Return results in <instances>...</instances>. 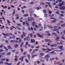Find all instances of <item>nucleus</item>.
I'll list each match as a JSON object with an SVG mask.
<instances>
[{"label":"nucleus","mask_w":65,"mask_h":65,"mask_svg":"<svg viewBox=\"0 0 65 65\" xmlns=\"http://www.w3.org/2000/svg\"><path fill=\"white\" fill-rule=\"evenodd\" d=\"M21 37L22 38H23L24 37V35H21Z\"/></svg>","instance_id":"58"},{"label":"nucleus","mask_w":65,"mask_h":65,"mask_svg":"<svg viewBox=\"0 0 65 65\" xmlns=\"http://www.w3.org/2000/svg\"><path fill=\"white\" fill-rule=\"evenodd\" d=\"M32 49H30L29 50V53H31L32 52Z\"/></svg>","instance_id":"52"},{"label":"nucleus","mask_w":65,"mask_h":65,"mask_svg":"<svg viewBox=\"0 0 65 65\" xmlns=\"http://www.w3.org/2000/svg\"><path fill=\"white\" fill-rule=\"evenodd\" d=\"M50 55L49 54H47L45 55V57H44V59L46 60V61H48V58L50 57Z\"/></svg>","instance_id":"1"},{"label":"nucleus","mask_w":65,"mask_h":65,"mask_svg":"<svg viewBox=\"0 0 65 65\" xmlns=\"http://www.w3.org/2000/svg\"><path fill=\"white\" fill-rule=\"evenodd\" d=\"M47 16V14H46V13H45V15H44L45 17H46Z\"/></svg>","instance_id":"56"},{"label":"nucleus","mask_w":65,"mask_h":65,"mask_svg":"<svg viewBox=\"0 0 65 65\" xmlns=\"http://www.w3.org/2000/svg\"><path fill=\"white\" fill-rule=\"evenodd\" d=\"M42 50L43 51H46V49L45 48H43L42 49Z\"/></svg>","instance_id":"36"},{"label":"nucleus","mask_w":65,"mask_h":65,"mask_svg":"<svg viewBox=\"0 0 65 65\" xmlns=\"http://www.w3.org/2000/svg\"><path fill=\"white\" fill-rule=\"evenodd\" d=\"M2 34L3 35H7L8 36L9 35V33H7L6 34H5L4 33Z\"/></svg>","instance_id":"12"},{"label":"nucleus","mask_w":65,"mask_h":65,"mask_svg":"<svg viewBox=\"0 0 65 65\" xmlns=\"http://www.w3.org/2000/svg\"><path fill=\"white\" fill-rule=\"evenodd\" d=\"M36 24V23L35 22H32V26H34Z\"/></svg>","instance_id":"19"},{"label":"nucleus","mask_w":65,"mask_h":65,"mask_svg":"<svg viewBox=\"0 0 65 65\" xmlns=\"http://www.w3.org/2000/svg\"><path fill=\"white\" fill-rule=\"evenodd\" d=\"M59 15L61 17H64V15L63 14H60Z\"/></svg>","instance_id":"59"},{"label":"nucleus","mask_w":65,"mask_h":65,"mask_svg":"<svg viewBox=\"0 0 65 65\" xmlns=\"http://www.w3.org/2000/svg\"><path fill=\"white\" fill-rule=\"evenodd\" d=\"M34 15L35 18H37V17H38V16H37V15L35 14H34Z\"/></svg>","instance_id":"29"},{"label":"nucleus","mask_w":65,"mask_h":65,"mask_svg":"<svg viewBox=\"0 0 65 65\" xmlns=\"http://www.w3.org/2000/svg\"><path fill=\"white\" fill-rule=\"evenodd\" d=\"M3 48L5 49L6 50V51H8V49L7 48V47H6V46H4L3 47Z\"/></svg>","instance_id":"16"},{"label":"nucleus","mask_w":65,"mask_h":65,"mask_svg":"<svg viewBox=\"0 0 65 65\" xmlns=\"http://www.w3.org/2000/svg\"><path fill=\"white\" fill-rule=\"evenodd\" d=\"M8 49H11L12 48L10 45H9L8 46Z\"/></svg>","instance_id":"11"},{"label":"nucleus","mask_w":65,"mask_h":65,"mask_svg":"<svg viewBox=\"0 0 65 65\" xmlns=\"http://www.w3.org/2000/svg\"><path fill=\"white\" fill-rule=\"evenodd\" d=\"M59 4V7H61V6H62V5L63 4H64V3H61L60 4Z\"/></svg>","instance_id":"13"},{"label":"nucleus","mask_w":65,"mask_h":65,"mask_svg":"<svg viewBox=\"0 0 65 65\" xmlns=\"http://www.w3.org/2000/svg\"><path fill=\"white\" fill-rule=\"evenodd\" d=\"M15 11H13L12 13V15H14V14H15Z\"/></svg>","instance_id":"49"},{"label":"nucleus","mask_w":65,"mask_h":65,"mask_svg":"<svg viewBox=\"0 0 65 65\" xmlns=\"http://www.w3.org/2000/svg\"><path fill=\"white\" fill-rule=\"evenodd\" d=\"M52 34L53 35H54L55 36H57V34L55 32H53L52 33Z\"/></svg>","instance_id":"21"},{"label":"nucleus","mask_w":65,"mask_h":65,"mask_svg":"<svg viewBox=\"0 0 65 65\" xmlns=\"http://www.w3.org/2000/svg\"><path fill=\"white\" fill-rule=\"evenodd\" d=\"M59 49H63V46H60L57 47Z\"/></svg>","instance_id":"6"},{"label":"nucleus","mask_w":65,"mask_h":65,"mask_svg":"<svg viewBox=\"0 0 65 65\" xmlns=\"http://www.w3.org/2000/svg\"><path fill=\"white\" fill-rule=\"evenodd\" d=\"M59 39V37H58L57 38H56V39H55V40H56V41H58Z\"/></svg>","instance_id":"22"},{"label":"nucleus","mask_w":65,"mask_h":65,"mask_svg":"<svg viewBox=\"0 0 65 65\" xmlns=\"http://www.w3.org/2000/svg\"><path fill=\"white\" fill-rule=\"evenodd\" d=\"M54 21H51V23H56V18H54Z\"/></svg>","instance_id":"4"},{"label":"nucleus","mask_w":65,"mask_h":65,"mask_svg":"<svg viewBox=\"0 0 65 65\" xmlns=\"http://www.w3.org/2000/svg\"><path fill=\"white\" fill-rule=\"evenodd\" d=\"M21 38H16L17 40H21Z\"/></svg>","instance_id":"60"},{"label":"nucleus","mask_w":65,"mask_h":65,"mask_svg":"<svg viewBox=\"0 0 65 65\" xmlns=\"http://www.w3.org/2000/svg\"><path fill=\"white\" fill-rule=\"evenodd\" d=\"M3 46V45H1L0 46V48H2Z\"/></svg>","instance_id":"55"},{"label":"nucleus","mask_w":65,"mask_h":65,"mask_svg":"<svg viewBox=\"0 0 65 65\" xmlns=\"http://www.w3.org/2000/svg\"><path fill=\"white\" fill-rule=\"evenodd\" d=\"M24 57H26L25 56H24L22 57L21 58V57L20 58V60L21 61V62H23Z\"/></svg>","instance_id":"5"},{"label":"nucleus","mask_w":65,"mask_h":65,"mask_svg":"<svg viewBox=\"0 0 65 65\" xmlns=\"http://www.w3.org/2000/svg\"><path fill=\"white\" fill-rule=\"evenodd\" d=\"M40 8H41V7H40V8H39L38 7H36V9L37 10H39Z\"/></svg>","instance_id":"28"},{"label":"nucleus","mask_w":65,"mask_h":65,"mask_svg":"<svg viewBox=\"0 0 65 65\" xmlns=\"http://www.w3.org/2000/svg\"><path fill=\"white\" fill-rule=\"evenodd\" d=\"M37 35L38 37H41L42 38H43V37H44V36H43V35H41L39 34H37Z\"/></svg>","instance_id":"2"},{"label":"nucleus","mask_w":65,"mask_h":65,"mask_svg":"<svg viewBox=\"0 0 65 65\" xmlns=\"http://www.w3.org/2000/svg\"><path fill=\"white\" fill-rule=\"evenodd\" d=\"M22 33L23 34L24 36L25 37L26 36V34H25V32H24V31H23L22 32Z\"/></svg>","instance_id":"27"},{"label":"nucleus","mask_w":65,"mask_h":65,"mask_svg":"<svg viewBox=\"0 0 65 65\" xmlns=\"http://www.w3.org/2000/svg\"><path fill=\"white\" fill-rule=\"evenodd\" d=\"M28 16V14H25L23 15V17H27Z\"/></svg>","instance_id":"30"},{"label":"nucleus","mask_w":65,"mask_h":65,"mask_svg":"<svg viewBox=\"0 0 65 65\" xmlns=\"http://www.w3.org/2000/svg\"><path fill=\"white\" fill-rule=\"evenodd\" d=\"M50 41V40H46V42H49V41Z\"/></svg>","instance_id":"45"},{"label":"nucleus","mask_w":65,"mask_h":65,"mask_svg":"<svg viewBox=\"0 0 65 65\" xmlns=\"http://www.w3.org/2000/svg\"><path fill=\"white\" fill-rule=\"evenodd\" d=\"M19 19V16H18L16 18V19L18 20Z\"/></svg>","instance_id":"46"},{"label":"nucleus","mask_w":65,"mask_h":65,"mask_svg":"<svg viewBox=\"0 0 65 65\" xmlns=\"http://www.w3.org/2000/svg\"><path fill=\"white\" fill-rule=\"evenodd\" d=\"M61 26L62 27H65V23L63 24V25H61Z\"/></svg>","instance_id":"20"},{"label":"nucleus","mask_w":65,"mask_h":65,"mask_svg":"<svg viewBox=\"0 0 65 65\" xmlns=\"http://www.w3.org/2000/svg\"><path fill=\"white\" fill-rule=\"evenodd\" d=\"M15 41L14 40H12V41H11L10 42L11 43H14V42Z\"/></svg>","instance_id":"31"},{"label":"nucleus","mask_w":65,"mask_h":65,"mask_svg":"<svg viewBox=\"0 0 65 65\" xmlns=\"http://www.w3.org/2000/svg\"><path fill=\"white\" fill-rule=\"evenodd\" d=\"M62 39H63V40H65V38H64V37H62Z\"/></svg>","instance_id":"61"},{"label":"nucleus","mask_w":65,"mask_h":65,"mask_svg":"<svg viewBox=\"0 0 65 65\" xmlns=\"http://www.w3.org/2000/svg\"><path fill=\"white\" fill-rule=\"evenodd\" d=\"M16 27H17V29H18V30H21V29L19 27H18L17 26H16Z\"/></svg>","instance_id":"32"},{"label":"nucleus","mask_w":65,"mask_h":65,"mask_svg":"<svg viewBox=\"0 0 65 65\" xmlns=\"http://www.w3.org/2000/svg\"><path fill=\"white\" fill-rule=\"evenodd\" d=\"M6 60V59H5V58H4V59H2V60H1V61H5Z\"/></svg>","instance_id":"54"},{"label":"nucleus","mask_w":65,"mask_h":65,"mask_svg":"<svg viewBox=\"0 0 65 65\" xmlns=\"http://www.w3.org/2000/svg\"><path fill=\"white\" fill-rule=\"evenodd\" d=\"M14 42H15V43H18V42H18V41H15Z\"/></svg>","instance_id":"62"},{"label":"nucleus","mask_w":65,"mask_h":65,"mask_svg":"<svg viewBox=\"0 0 65 65\" xmlns=\"http://www.w3.org/2000/svg\"><path fill=\"white\" fill-rule=\"evenodd\" d=\"M60 22L61 23H63L64 22V21H60Z\"/></svg>","instance_id":"47"},{"label":"nucleus","mask_w":65,"mask_h":65,"mask_svg":"<svg viewBox=\"0 0 65 65\" xmlns=\"http://www.w3.org/2000/svg\"><path fill=\"white\" fill-rule=\"evenodd\" d=\"M30 19L31 20H32V21H34V18L33 17H31L30 18Z\"/></svg>","instance_id":"26"},{"label":"nucleus","mask_w":65,"mask_h":65,"mask_svg":"<svg viewBox=\"0 0 65 65\" xmlns=\"http://www.w3.org/2000/svg\"><path fill=\"white\" fill-rule=\"evenodd\" d=\"M27 40L28 41V40H30V38L29 37H26V38Z\"/></svg>","instance_id":"17"},{"label":"nucleus","mask_w":65,"mask_h":65,"mask_svg":"<svg viewBox=\"0 0 65 65\" xmlns=\"http://www.w3.org/2000/svg\"><path fill=\"white\" fill-rule=\"evenodd\" d=\"M12 39H15V36H13L12 37Z\"/></svg>","instance_id":"64"},{"label":"nucleus","mask_w":65,"mask_h":65,"mask_svg":"<svg viewBox=\"0 0 65 65\" xmlns=\"http://www.w3.org/2000/svg\"><path fill=\"white\" fill-rule=\"evenodd\" d=\"M21 53H23V48H21Z\"/></svg>","instance_id":"44"},{"label":"nucleus","mask_w":65,"mask_h":65,"mask_svg":"<svg viewBox=\"0 0 65 65\" xmlns=\"http://www.w3.org/2000/svg\"><path fill=\"white\" fill-rule=\"evenodd\" d=\"M7 22L8 23H10V22L8 20H7Z\"/></svg>","instance_id":"35"},{"label":"nucleus","mask_w":65,"mask_h":65,"mask_svg":"<svg viewBox=\"0 0 65 65\" xmlns=\"http://www.w3.org/2000/svg\"><path fill=\"white\" fill-rule=\"evenodd\" d=\"M43 11L44 13H46V11L45 10H43Z\"/></svg>","instance_id":"33"},{"label":"nucleus","mask_w":65,"mask_h":65,"mask_svg":"<svg viewBox=\"0 0 65 65\" xmlns=\"http://www.w3.org/2000/svg\"><path fill=\"white\" fill-rule=\"evenodd\" d=\"M33 42L34 43H35V40L34 39H31V43H33Z\"/></svg>","instance_id":"9"},{"label":"nucleus","mask_w":65,"mask_h":65,"mask_svg":"<svg viewBox=\"0 0 65 65\" xmlns=\"http://www.w3.org/2000/svg\"><path fill=\"white\" fill-rule=\"evenodd\" d=\"M18 44H15L14 46V47L15 48H17L18 47Z\"/></svg>","instance_id":"18"},{"label":"nucleus","mask_w":65,"mask_h":65,"mask_svg":"<svg viewBox=\"0 0 65 65\" xmlns=\"http://www.w3.org/2000/svg\"><path fill=\"white\" fill-rule=\"evenodd\" d=\"M35 27H36V28H37V29H38V27L37 25H36L35 26Z\"/></svg>","instance_id":"53"},{"label":"nucleus","mask_w":65,"mask_h":65,"mask_svg":"<svg viewBox=\"0 0 65 65\" xmlns=\"http://www.w3.org/2000/svg\"><path fill=\"white\" fill-rule=\"evenodd\" d=\"M24 42H22V43L21 44V45H20V47H22L23 46V45H24Z\"/></svg>","instance_id":"24"},{"label":"nucleus","mask_w":65,"mask_h":65,"mask_svg":"<svg viewBox=\"0 0 65 65\" xmlns=\"http://www.w3.org/2000/svg\"><path fill=\"white\" fill-rule=\"evenodd\" d=\"M11 53L10 52L8 53L7 54V55H8V56H9V55H10V54H11Z\"/></svg>","instance_id":"34"},{"label":"nucleus","mask_w":65,"mask_h":65,"mask_svg":"<svg viewBox=\"0 0 65 65\" xmlns=\"http://www.w3.org/2000/svg\"><path fill=\"white\" fill-rule=\"evenodd\" d=\"M38 26L39 27H41V24H39L38 25Z\"/></svg>","instance_id":"37"},{"label":"nucleus","mask_w":65,"mask_h":65,"mask_svg":"<svg viewBox=\"0 0 65 65\" xmlns=\"http://www.w3.org/2000/svg\"><path fill=\"white\" fill-rule=\"evenodd\" d=\"M2 55H5V53L4 52H3L2 53Z\"/></svg>","instance_id":"48"},{"label":"nucleus","mask_w":65,"mask_h":65,"mask_svg":"<svg viewBox=\"0 0 65 65\" xmlns=\"http://www.w3.org/2000/svg\"><path fill=\"white\" fill-rule=\"evenodd\" d=\"M54 47H56L57 46V45L56 44H54Z\"/></svg>","instance_id":"42"},{"label":"nucleus","mask_w":65,"mask_h":65,"mask_svg":"<svg viewBox=\"0 0 65 65\" xmlns=\"http://www.w3.org/2000/svg\"><path fill=\"white\" fill-rule=\"evenodd\" d=\"M26 22H27L26 23V25H27L28 27H29V24H28V23H29V22L27 21H26Z\"/></svg>","instance_id":"10"},{"label":"nucleus","mask_w":65,"mask_h":65,"mask_svg":"<svg viewBox=\"0 0 65 65\" xmlns=\"http://www.w3.org/2000/svg\"><path fill=\"white\" fill-rule=\"evenodd\" d=\"M28 36H30V37L31 38H33V35H32V34H28Z\"/></svg>","instance_id":"3"},{"label":"nucleus","mask_w":65,"mask_h":65,"mask_svg":"<svg viewBox=\"0 0 65 65\" xmlns=\"http://www.w3.org/2000/svg\"><path fill=\"white\" fill-rule=\"evenodd\" d=\"M17 25L19 26H22V25L21 24H17Z\"/></svg>","instance_id":"41"},{"label":"nucleus","mask_w":65,"mask_h":65,"mask_svg":"<svg viewBox=\"0 0 65 65\" xmlns=\"http://www.w3.org/2000/svg\"><path fill=\"white\" fill-rule=\"evenodd\" d=\"M21 42H22V40L21 39L20 40H19V42L20 43H21Z\"/></svg>","instance_id":"57"},{"label":"nucleus","mask_w":65,"mask_h":65,"mask_svg":"<svg viewBox=\"0 0 65 65\" xmlns=\"http://www.w3.org/2000/svg\"><path fill=\"white\" fill-rule=\"evenodd\" d=\"M28 44H29V43H28V42H26V46L28 45Z\"/></svg>","instance_id":"43"},{"label":"nucleus","mask_w":65,"mask_h":65,"mask_svg":"<svg viewBox=\"0 0 65 65\" xmlns=\"http://www.w3.org/2000/svg\"><path fill=\"white\" fill-rule=\"evenodd\" d=\"M5 65H12V63H8V62H5Z\"/></svg>","instance_id":"7"},{"label":"nucleus","mask_w":65,"mask_h":65,"mask_svg":"<svg viewBox=\"0 0 65 65\" xmlns=\"http://www.w3.org/2000/svg\"><path fill=\"white\" fill-rule=\"evenodd\" d=\"M3 51V50L2 49H1L0 50V52H2Z\"/></svg>","instance_id":"50"},{"label":"nucleus","mask_w":65,"mask_h":65,"mask_svg":"<svg viewBox=\"0 0 65 65\" xmlns=\"http://www.w3.org/2000/svg\"><path fill=\"white\" fill-rule=\"evenodd\" d=\"M51 54H55V52L52 51L51 52Z\"/></svg>","instance_id":"39"},{"label":"nucleus","mask_w":65,"mask_h":65,"mask_svg":"<svg viewBox=\"0 0 65 65\" xmlns=\"http://www.w3.org/2000/svg\"><path fill=\"white\" fill-rule=\"evenodd\" d=\"M15 50H13L12 51V52L13 53H15Z\"/></svg>","instance_id":"63"},{"label":"nucleus","mask_w":65,"mask_h":65,"mask_svg":"<svg viewBox=\"0 0 65 65\" xmlns=\"http://www.w3.org/2000/svg\"><path fill=\"white\" fill-rule=\"evenodd\" d=\"M36 56H37V55H32V59H33V58H34V57H36Z\"/></svg>","instance_id":"14"},{"label":"nucleus","mask_w":65,"mask_h":65,"mask_svg":"<svg viewBox=\"0 0 65 65\" xmlns=\"http://www.w3.org/2000/svg\"><path fill=\"white\" fill-rule=\"evenodd\" d=\"M38 51V50L37 49H35L33 50L34 52H37Z\"/></svg>","instance_id":"15"},{"label":"nucleus","mask_w":65,"mask_h":65,"mask_svg":"<svg viewBox=\"0 0 65 65\" xmlns=\"http://www.w3.org/2000/svg\"><path fill=\"white\" fill-rule=\"evenodd\" d=\"M3 28H5V27H4V26H3L2 27H1V29H3Z\"/></svg>","instance_id":"25"},{"label":"nucleus","mask_w":65,"mask_h":65,"mask_svg":"<svg viewBox=\"0 0 65 65\" xmlns=\"http://www.w3.org/2000/svg\"><path fill=\"white\" fill-rule=\"evenodd\" d=\"M40 56H44V54L43 53H42L40 54Z\"/></svg>","instance_id":"23"},{"label":"nucleus","mask_w":65,"mask_h":65,"mask_svg":"<svg viewBox=\"0 0 65 65\" xmlns=\"http://www.w3.org/2000/svg\"><path fill=\"white\" fill-rule=\"evenodd\" d=\"M3 63H4L3 62V61H0V64H3Z\"/></svg>","instance_id":"51"},{"label":"nucleus","mask_w":65,"mask_h":65,"mask_svg":"<svg viewBox=\"0 0 65 65\" xmlns=\"http://www.w3.org/2000/svg\"><path fill=\"white\" fill-rule=\"evenodd\" d=\"M28 21H31V18H28Z\"/></svg>","instance_id":"40"},{"label":"nucleus","mask_w":65,"mask_h":65,"mask_svg":"<svg viewBox=\"0 0 65 65\" xmlns=\"http://www.w3.org/2000/svg\"><path fill=\"white\" fill-rule=\"evenodd\" d=\"M59 9H61V10H64L65 9V7H63L60 8Z\"/></svg>","instance_id":"8"},{"label":"nucleus","mask_w":65,"mask_h":65,"mask_svg":"<svg viewBox=\"0 0 65 65\" xmlns=\"http://www.w3.org/2000/svg\"><path fill=\"white\" fill-rule=\"evenodd\" d=\"M48 12L49 14H51V13H52V12L50 10H49Z\"/></svg>","instance_id":"38"}]
</instances>
